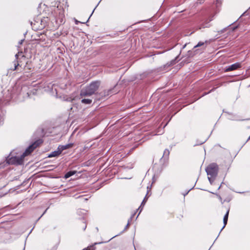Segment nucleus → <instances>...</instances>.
I'll use <instances>...</instances> for the list:
<instances>
[{"label":"nucleus","mask_w":250,"mask_h":250,"mask_svg":"<svg viewBox=\"0 0 250 250\" xmlns=\"http://www.w3.org/2000/svg\"><path fill=\"white\" fill-rule=\"evenodd\" d=\"M41 143L40 140H38L32 145H30L22 154L18 150H14L11 152L7 157L6 161L7 163L10 165H21L23 162L24 158L31 153L33 150Z\"/></svg>","instance_id":"f257e3e1"},{"label":"nucleus","mask_w":250,"mask_h":250,"mask_svg":"<svg viewBox=\"0 0 250 250\" xmlns=\"http://www.w3.org/2000/svg\"><path fill=\"white\" fill-rule=\"evenodd\" d=\"M99 86V82L95 81L92 82L88 86L82 90L80 94L81 96L84 97L92 95L97 91Z\"/></svg>","instance_id":"f03ea898"},{"label":"nucleus","mask_w":250,"mask_h":250,"mask_svg":"<svg viewBox=\"0 0 250 250\" xmlns=\"http://www.w3.org/2000/svg\"><path fill=\"white\" fill-rule=\"evenodd\" d=\"M208 175V179L210 183L212 182V178H214L217 174L218 167L216 164H210L206 169Z\"/></svg>","instance_id":"7ed1b4c3"},{"label":"nucleus","mask_w":250,"mask_h":250,"mask_svg":"<svg viewBox=\"0 0 250 250\" xmlns=\"http://www.w3.org/2000/svg\"><path fill=\"white\" fill-rule=\"evenodd\" d=\"M240 67V64L238 62L235 63L226 68V71H230L236 70Z\"/></svg>","instance_id":"20e7f679"},{"label":"nucleus","mask_w":250,"mask_h":250,"mask_svg":"<svg viewBox=\"0 0 250 250\" xmlns=\"http://www.w3.org/2000/svg\"><path fill=\"white\" fill-rule=\"evenodd\" d=\"M60 151H59V150L57 149V150H55L53 152H52L49 155L48 157H56L60 154Z\"/></svg>","instance_id":"39448f33"},{"label":"nucleus","mask_w":250,"mask_h":250,"mask_svg":"<svg viewBox=\"0 0 250 250\" xmlns=\"http://www.w3.org/2000/svg\"><path fill=\"white\" fill-rule=\"evenodd\" d=\"M229 210H228L227 211L226 214L225 215V216L224 217L223 222H224V225L223 226V228L225 227V226L226 225V224L227 223V221H228V215H229Z\"/></svg>","instance_id":"423d86ee"},{"label":"nucleus","mask_w":250,"mask_h":250,"mask_svg":"<svg viewBox=\"0 0 250 250\" xmlns=\"http://www.w3.org/2000/svg\"><path fill=\"white\" fill-rule=\"evenodd\" d=\"M82 103L84 104H90L92 103V100L89 99H84L82 100Z\"/></svg>","instance_id":"0eeeda50"},{"label":"nucleus","mask_w":250,"mask_h":250,"mask_svg":"<svg viewBox=\"0 0 250 250\" xmlns=\"http://www.w3.org/2000/svg\"><path fill=\"white\" fill-rule=\"evenodd\" d=\"M75 173V171H69L66 173L64 176L65 178L67 179L73 175Z\"/></svg>","instance_id":"6e6552de"},{"label":"nucleus","mask_w":250,"mask_h":250,"mask_svg":"<svg viewBox=\"0 0 250 250\" xmlns=\"http://www.w3.org/2000/svg\"><path fill=\"white\" fill-rule=\"evenodd\" d=\"M207 42L206 41L205 42H200L198 43V44L195 45L194 47V48H196L197 47H200V46H204V44L205 43H207Z\"/></svg>","instance_id":"1a4fd4ad"},{"label":"nucleus","mask_w":250,"mask_h":250,"mask_svg":"<svg viewBox=\"0 0 250 250\" xmlns=\"http://www.w3.org/2000/svg\"><path fill=\"white\" fill-rule=\"evenodd\" d=\"M58 149L59 150V151H60V153H62V152L63 150H65V149H66V147L64 146H59L58 147Z\"/></svg>","instance_id":"9d476101"},{"label":"nucleus","mask_w":250,"mask_h":250,"mask_svg":"<svg viewBox=\"0 0 250 250\" xmlns=\"http://www.w3.org/2000/svg\"><path fill=\"white\" fill-rule=\"evenodd\" d=\"M65 146L66 147V149H67L71 147L72 146V144H67L65 145Z\"/></svg>","instance_id":"9b49d317"},{"label":"nucleus","mask_w":250,"mask_h":250,"mask_svg":"<svg viewBox=\"0 0 250 250\" xmlns=\"http://www.w3.org/2000/svg\"><path fill=\"white\" fill-rule=\"evenodd\" d=\"M2 122H3V118L1 115H0V125L2 124Z\"/></svg>","instance_id":"f8f14e48"},{"label":"nucleus","mask_w":250,"mask_h":250,"mask_svg":"<svg viewBox=\"0 0 250 250\" xmlns=\"http://www.w3.org/2000/svg\"><path fill=\"white\" fill-rule=\"evenodd\" d=\"M145 202H146L145 199H144V200H143V201L142 203V205H142L143 204H145Z\"/></svg>","instance_id":"ddd939ff"},{"label":"nucleus","mask_w":250,"mask_h":250,"mask_svg":"<svg viewBox=\"0 0 250 250\" xmlns=\"http://www.w3.org/2000/svg\"><path fill=\"white\" fill-rule=\"evenodd\" d=\"M75 99V98H73V99H71V100H70V101H73V100H74Z\"/></svg>","instance_id":"4468645a"},{"label":"nucleus","mask_w":250,"mask_h":250,"mask_svg":"<svg viewBox=\"0 0 250 250\" xmlns=\"http://www.w3.org/2000/svg\"><path fill=\"white\" fill-rule=\"evenodd\" d=\"M43 27H44V25H42L40 28H43Z\"/></svg>","instance_id":"2eb2a0df"},{"label":"nucleus","mask_w":250,"mask_h":250,"mask_svg":"<svg viewBox=\"0 0 250 250\" xmlns=\"http://www.w3.org/2000/svg\"><path fill=\"white\" fill-rule=\"evenodd\" d=\"M17 67V65H16L14 70H16V69Z\"/></svg>","instance_id":"dca6fc26"},{"label":"nucleus","mask_w":250,"mask_h":250,"mask_svg":"<svg viewBox=\"0 0 250 250\" xmlns=\"http://www.w3.org/2000/svg\"><path fill=\"white\" fill-rule=\"evenodd\" d=\"M63 17V15L62 14V16H61V18L62 19V17Z\"/></svg>","instance_id":"f3484780"},{"label":"nucleus","mask_w":250,"mask_h":250,"mask_svg":"<svg viewBox=\"0 0 250 250\" xmlns=\"http://www.w3.org/2000/svg\"><path fill=\"white\" fill-rule=\"evenodd\" d=\"M250 137H249L248 140H250Z\"/></svg>","instance_id":"a211bd4d"},{"label":"nucleus","mask_w":250,"mask_h":250,"mask_svg":"<svg viewBox=\"0 0 250 250\" xmlns=\"http://www.w3.org/2000/svg\"><path fill=\"white\" fill-rule=\"evenodd\" d=\"M22 42V41H21V42H20V43H21Z\"/></svg>","instance_id":"6ab92c4d"}]
</instances>
